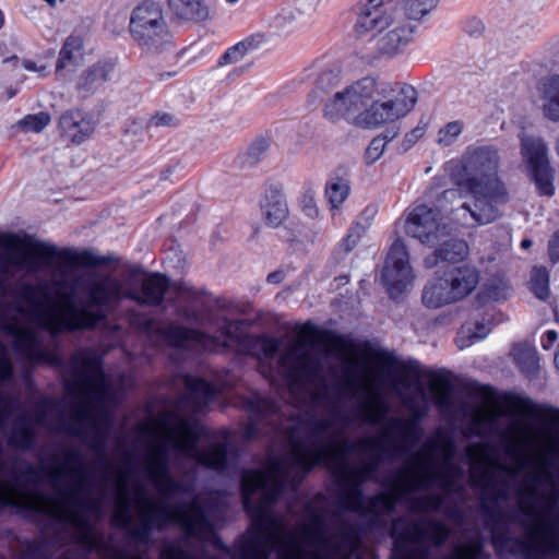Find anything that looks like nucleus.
Segmentation results:
<instances>
[{"instance_id":"1","label":"nucleus","mask_w":559,"mask_h":559,"mask_svg":"<svg viewBox=\"0 0 559 559\" xmlns=\"http://www.w3.org/2000/svg\"><path fill=\"white\" fill-rule=\"evenodd\" d=\"M325 366L323 353L293 345L278 358L276 369L295 405L283 411L275 401L258 393L242 401L248 414L243 438L270 437L274 444L283 443L285 451L277 455L270 450L262 468L241 473V500L251 526L239 543V556L230 559H270L283 551L284 538H275L266 530L259 511L280 516L273 504L285 493L300 498L298 487L313 467L324 465L336 484L343 469L352 466L348 455L361 453L360 439H344L345 425L336 427L343 389L333 393ZM304 501L301 497L302 506Z\"/></svg>"},{"instance_id":"2","label":"nucleus","mask_w":559,"mask_h":559,"mask_svg":"<svg viewBox=\"0 0 559 559\" xmlns=\"http://www.w3.org/2000/svg\"><path fill=\"white\" fill-rule=\"evenodd\" d=\"M361 454L368 461L345 467L335 484L332 503L322 493L304 501V520L289 527L283 516L260 512L263 525L284 538L283 551L274 559H353L360 548L361 534L377 530L390 533L394 547L417 557L391 555L389 559H428L431 547L441 546L450 528L427 518L441 504L436 495H399L396 469L390 479H381L378 471L390 448L381 438H361Z\"/></svg>"},{"instance_id":"3","label":"nucleus","mask_w":559,"mask_h":559,"mask_svg":"<svg viewBox=\"0 0 559 559\" xmlns=\"http://www.w3.org/2000/svg\"><path fill=\"white\" fill-rule=\"evenodd\" d=\"M97 255L16 234L0 237V325L14 350L31 362L56 361L34 328L58 334L91 330L129 298L122 281L103 273L73 274L75 266H98Z\"/></svg>"},{"instance_id":"4","label":"nucleus","mask_w":559,"mask_h":559,"mask_svg":"<svg viewBox=\"0 0 559 559\" xmlns=\"http://www.w3.org/2000/svg\"><path fill=\"white\" fill-rule=\"evenodd\" d=\"M217 390L203 379L182 376L177 371V531L198 542L214 534L211 516L216 508L213 492H198L195 472L180 477V456L218 473L229 468V440L224 436L200 448V441H210L207 428L198 416L214 400Z\"/></svg>"},{"instance_id":"5","label":"nucleus","mask_w":559,"mask_h":559,"mask_svg":"<svg viewBox=\"0 0 559 559\" xmlns=\"http://www.w3.org/2000/svg\"><path fill=\"white\" fill-rule=\"evenodd\" d=\"M67 385L74 404L69 416L59 414L55 406L37 417V424L51 430L75 435L100 452L110 430L107 402L111 386L100 369L98 355L88 349L78 352L69 366Z\"/></svg>"},{"instance_id":"6","label":"nucleus","mask_w":559,"mask_h":559,"mask_svg":"<svg viewBox=\"0 0 559 559\" xmlns=\"http://www.w3.org/2000/svg\"><path fill=\"white\" fill-rule=\"evenodd\" d=\"M508 454L516 465L511 466L492 459L488 466L471 468L472 485L479 493L476 510L479 522L473 524L469 536L456 546V555L443 559H484L483 550L488 539L501 548H508L516 542L511 532L512 508L506 510L503 507L510 497L509 481L499 479L496 472L514 477L522 472L524 459L518 444H510Z\"/></svg>"},{"instance_id":"7","label":"nucleus","mask_w":559,"mask_h":559,"mask_svg":"<svg viewBox=\"0 0 559 559\" xmlns=\"http://www.w3.org/2000/svg\"><path fill=\"white\" fill-rule=\"evenodd\" d=\"M438 435L437 439L428 440L412 456L411 462L401 467L395 488L399 495H405L439 487L441 492L435 495L441 498V504L436 512L442 510L449 520L464 527L469 514L465 500L466 488L460 483L464 471L453 462L456 443L453 438L441 436L440 430Z\"/></svg>"},{"instance_id":"8","label":"nucleus","mask_w":559,"mask_h":559,"mask_svg":"<svg viewBox=\"0 0 559 559\" xmlns=\"http://www.w3.org/2000/svg\"><path fill=\"white\" fill-rule=\"evenodd\" d=\"M417 102L416 90L373 76L359 79L337 92L324 105L330 121L346 119L362 129H377L405 117Z\"/></svg>"},{"instance_id":"9","label":"nucleus","mask_w":559,"mask_h":559,"mask_svg":"<svg viewBox=\"0 0 559 559\" xmlns=\"http://www.w3.org/2000/svg\"><path fill=\"white\" fill-rule=\"evenodd\" d=\"M500 155L493 146L468 148L462 166L453 173L454 183L471 195L452 211L462 226L486 225L501 216V207L510 201L504 181L498 176Z\"/></svg>"},{"instance_id":"10","label":"nucleus","mask_w":559,"mask_h":559,"mask_svg":"<svg viewBox=\"0 0 559 559\" xmlns=\"http://www.w3.org/2000/svg\"><path fill=\"white\" fill-rule=\"evenodd\" d=\"M520 501L512 508V525H518L524 535L525 547L536 551L559 552V513H554L558 496L551 493L545 497L546 512L540 513L534 498L536 490L520 489Z\"/></svg>"},{"instance_id":"11","label":"nucleus","mask_w":559,"mask_h":559,"mask_svg":"<svg viewBox=\"0 0 559 559\" xmlns=\"http://www.w3.org/2000/svg\"><path fill=\"white\" fill-rule=\"evenodd\" d=\"M354 31L358 36L379 34L376 43L378 55L393 58L402 53L413 40L415 25L401 17L384 20L388 10L374 0H359L355 7Z\"/></svg>"},{"instance_id":"12","label":"nucleus","mask_w":559,"mask_h":559,"mask_svg":"<svg viewBox=\"0 0 559 559\" xmlns=\"http://www.w3.org/2000/svg\"><path fill=\"white\" fill-rule=\"evenodd\" d=\"M460 192L456 189L443 190L432 206L427 204L417 205L408 215L405 222V231L412 238L418 239L423 245L433 247L442 239L450 236V227L444 222V215L453 222L452 211L456 207H449L459 199Z\"/></svg>"},{"instance_id":"13","label":"nucleus","mask_w":559,"mask_h":559,"mask_svg":"<svg viewBox=\"0 0 559 559\" xmlns=\"http://www.w3.org/2000/svg\"><path fill=\"white\" fill-rule=\"evenodd\" d=\"M130 33L146 51H159L171 43V33L163 9L153 2L138 5L131 15Z\"/></svg>"},{"instance_id":"14","label":"nucleus","mask_w":559,"mask_h":559,"mask_svg":"<svg viewBox=\"0 0 559 559\" xmlns=\"http://www.w3.org/2000/svg\"><path fill=\"white\" fill-rule=\"evenodd\" d=\"M246 337L242 320L224 319L217 330V335H210L194 329L177 325V353L181 348L195 353L235 348L243 344Z\"/></svg>"},{"instance_id":"15","label":"nucleus","mask_w":559,"mask_h":559,"mask_svg":"<svg viewBox=\"0 0 559 559\" xmlns=\"http://www.w3.org/2000/svg\"><path fill=\"white\" fill-rule=\"evenodd\" d=\"M381 280L391 298H397L412 285L414 273L403 240L396 239L391 245L382 269Z\"/></svg>"},{"instance_id":"16","label":"nucleus","mask_w":559,"mask_h":559,"mask_svg":"<svg viewBox=\"0 0 559 559\" xmlns=\"http://www.w3.org/2000/svg\"><path fill=\"white\" fill-rule=\"evenodd\" d=\"M521 153L527 162L533 180L543 195L551 197L555 192L554 175L547 156V147L540 138L521 132Z\"/></svg>"},{"instance_id":"17","label":"nucleus","mask_w":559,"mask_h":559,"mask_svg":"<svg viewBox=\"0 0 559 559\" xmlns=\"http://www.w3.org/2000/svg\"><path fill=\"white\" fill-rule=\"evenodd\" d=\"M376 361L379 365V371L374 378L376 382H388L391 390L397 395L402 394L403 389L411 388L412 378H419L420 376L416 362L403 361L389 352L376 354Z\"/></svg>"},{"instance_id":"18","label":"nucleus","mask_w":559,"mask_h":559,"mask_svg":"<svg viewBox=\"0 0 559 559\" xmlns=\"http://www.w3.org/2000/svg\"><path fill=\"white\" fill-rule=\"evenodd\" d=\"M343 389V395L356 397L358 393L366 389L369 393L370 401L362 404L364 419L371 425H380L385 419L389 413V405L381 399L378 390L371 384H361L359 380L353 374L345 376L342 384H333V393H337V389Z\"/></svg>"},{"instance_id":"19","label":"nucleus","mask_w":559,"mask_h":559,"mask_svg":"<svg viewBox=\"0 0 559 559\" xmlns=\"http://www.w3.org/2000/svg\"><path fill=\"white\" fill-rule=\"evenodd\" d=\"M177 316L190 322L201 323L209 310L206 294L195 288L190 282L177 280Z\"/></svg>"},{"instance_id":"20","label":"nucleus","mask_w":559,"mask_h":559,"mask_svg":"<svg viewBox=\"0 0 559 559\" xmlns=\"http://www.w3.org/2000/svg\"><path fill=\"white\" fill-rule=\"evenodd\" d=\"M423 435V428L416 423H404L400 418L390 419L381 430V437L392 452L397 449L404 453L409 452L420 442Z\"/></svg>"},{"instance_id":"21","label":"nucleus","mask_w":559,"mask_h":559,"mask_svg":"<svg viewBox=\"0 0 559 559\" xmlns=\"http://www.w3.org/2000/svg\"><path fill=\"white\" fill-rule=\"evenodd\" d=\"M388 10V17H401L405 22H419L427 16L438 4L439 0H374Z\"/></svg>"},{"instance_id":"22","label":"nucleus","mask_w":559,"mask_h":559,"mask_svg":"<svg viewBox=\"0 0 559 559\" xmlns=\"http://www.w3.org/2000/svg\"><path fill=\"white\" fill-rule=\"evenodd\" d=\"M60 129L66 138L74 143H82L95 131V121L90 114L72 110L60 118Z\"/></svg>"},{"instance_id":"23","label":"nucleus","mask_w":559,"mask_h":559,"mask_svg":"<svg viewBox=\"0 0 559 559\" xmlns=\"http://www.w3.org/2000/svg\"><path fill=\"white\" fill-rule=\"evenodd\" d=\"M443 275L456 301L472 294L479 282L478 271L471 265L450 267Z\"/></svg>"},{"instance_id":"24","label":"nucleus","mask_w":559,"mask_h":559,"mask_svg":"<svg viewBox=\"0 0 559 559\" xmlns=\"http://www.w3.org/2000/svg\"><path fill=\"white\" fill-rule=\"evenodd\" d=\"M438 245L439 248L424 259L426 269H433L442 262L459 263L468 254V246L462 239L447 237Z\"/></svg>"},{"instance_id":"25","label":"nucleus","mask_w":559,"mask_h":559,"mask_svg":"<svg viewBox=\"0 0 559 559\" xmlns=\"http://www.w3.org/2000/svg\"><path fill=\"white\" fill-rule=\"evenodd\" d=\"M85 39L81 34L73 33L69 35L59 52L56 67L57 74L66 78L68 69H74L84 61Z\"/></svg>"},{"instance_id":"26","label":"nucleus","mask_w":559,"mask_h":559,"mask_svg":"<svg viewBox=\"0 0 559 559\" xmlns=\"http://www.w3.org/2000/svg\"><path fill=\"white\" fill-rule=\"evenodd\" d=\"M526 416L539 417L545 424V435L554 443L559 444V408L554 406H544L537 409V406L528 397L519 400Z\"/></svg>"},{"instance_id":"27","label":"nucleus","mask_w":559,"mask_h":559,"mask_svg":"<svg viewBox=\"0 0 559 559\" xmlns=\"http://www.w3.org/2000/svg\"><path fill=\"white\" fill-rule=\"evenodd\" d=\"M423 304L431 309H437L445 305L456 302L455 297L450 290L449 283L444 275H438L430 280L423 289Z\"/></svg>"},{"instance_id":"28","label":"nucleus","mask_w":559,"mask_h":559,"mask_svg":"<svg viewBox=\"0 0 559 559\" xmlns=\"http://www.w3.org/2000/svg\"><path fill=\"white\" fill-rule=\"evenodd\" d=\"M167 287L168 283L164 276L153 274L142 282L140 292H129V298L141 305H158L162 302Z\"/></svg>"},{"instance_id":"29","label":"nucleus","mask_w":559,"mask_h":559,"mask_svg":"<svg viewBox=\"0 0 559 559\" xmlns=\"http://www.w3.org/2000/svg\"><path fill=\"white\" fill-rule=\"evenodd\" d=\"M112 66L107 61H99L86 69L79 78V91L90 94L102 87L110 78Z\"/></svg>"},{"instance_id":"30","label":"nucleus","mask_w":559,"mask_h":559,"mask_svg":"<svg viewBox=\"0 0 559 559\" xmlns=\"http://www.w3.org/2000/svg\"><path fill=\"white\" fill-rule=\"evenodd\" d=\"M543 114L552 121L559 122V75L548 78L542 90Z\"/></svg>"},{"instance_id":"31","label":"nucleus","mask_w":559,"mask_h":559,"mask_svg":"<svg viewBox=\"0 0 559 559\" xmlns=\"http://www.w3.org/2000/svg\"><path fill=\"white\" fill-rule=\"evenodd\" d=\"M262 211L266 223L271 227H277L287 216V204L284 197L276 189H271L266 194Z\"/></svg>"},{"instance_id":"32","label":"nucleus","mask_w":559,"mask_h":559,"mask_svg":"<svg viewBox=\"0 0 559 559\" xmlns=\"http://www.w3.org/2000/svg\"><path fill=\"white\" fill-rule=\"evenodd\" d=\"M211 17L206 0H177V21L203 22Z\"/></svg>"},{"instance_id":"33","label":"nucleus","mask_w":559,"mask_h":559,"mask_svg":"<svg viewBox=\"0 0 559 559\" xmlns=\"http://www.w3.org/2000/svg\"><path fill=\"white\" fill-rule=\"evenodd\" d=\"M489 320L468 321L460 330L456 344L460 349L471 346L477 341L485 338L490 332Z\"/></svg>"},{"instance_id":"34","label":"nucleus","mask_w":559,"mask_h":559,"mask_svg":"<svg viewBox=\"0 0 559 559\" xmlns=\"http://www.w3.org/2000/svg\"><path fill=\"white\" fill-rule=\"evenodd\" d=\"M377 213L376 207L367 206L358 216L357 221L349 228L346 238L341 243L345 252H349L358 242L362 234L370 227L371 221Z\"/></svg>"},{"instance_id":"35","label":"nucleus","mask_w":559,"mask_h":559,"mask_svg":"<svg viewBox=\"0 0 559 559\" xmlns=\"http://www.w3.org/2000/svg\"><path fill=\"white\" fill-rule=\"evenodd\" d=\"M512 355L522 372L527 376L536 374L539 366L537 353L534 348L527 345H518L513 347Z\"/></svg>"},{"instance_id":"36","label":"nucleus","mask_w":559,"mask_h":559,"mask_svg":"<svg viewBox=\"0 0 559 559\" xmlns=\"http://www.w3.org/2000/svg\"><path fill=\"white\" fill-rule=\"evenodd\" d=\"M430 391L435 397V402L438 407H440L441 409L450 407L452 401L453 385L448 378L441 374H436L432 378Z\"/></svg>"},{"instance_id":"37","label":"nucleus","mask_w":559,"mask_h":559,"mask_svg":"<svg viewBox=\"0 0 559 559\" xmlns=\"http://www.w3.org/2000/svg\"><path fill=\"white\" fill-rule=\"evenodd\" d=\"M271 142L265 138L255 139L248 147L245 154L239 157L242 168H250L260 163L266 155Z\"/></svg>"},{"instance_id":"38","label":"nucleus","mask_w":559,"mask_h":559,"mask_svg":"<svg viewBox=\"0 0 559 559\" xmlns=\"http://www.w3.org/2000/svg\"><path fill=\"white\" fill-rule=\"evenodd\" d=\"M349 183L341 177L331 178L325 187V195L332 209H337L348 197Z\"/></svg>"},{"instance_id":"39","label":"nucleus","mask_w":559,"mask_h":559,"mask_svg":"<svg viewBox=\"0 0 559 559\" xmlns=\"http://www.w3.org/2000/svg\"><path fill=\"white\" fill-rule=\"evenodd\" d=\"M9 441L17 448H28L34 441V425L31 420H19L9 437Z\"/></svg>"},{"instance_id":"40","label":"nucleus","mask_w":559,"mask_h":559,"mask_svg":"<svg viewBox=\"0 0 559 559\" xmlns=\"http://www.w3.org/2000/svg\"><path fill=\"white\" fill-rule=\"evenodd\" d=\"M51 118L47 112H37L34 115H27L17 122V126L25 132H41L49 123Z\"/></svg>"},{"instance_id":"41","label":"nucleus","mask_w":559,"mask_h":559,"mask_svg":"<svg viewBox=\"0 0 559 559\" xmlns=\"http://www.w3.org/2000/svg\"><path fill=\"white\" fill-rule=\"evenodd\" d=\"M548 272L545 267H534L531 275L530 286L534 295L539 299L547 298L549 294L548 288Z\"/></svg>"},{"instance_id":"42","label":"nucleus","mask_w":559,"mask_h":559,"mask_svg":"<svg viewBox=\"0 0 559 559\" xmlns=\"http://www.w3.org/2000/svg\"><path fill=\"white\" fill-rule=\"evenodd\" d=\"M340 82L338 74L335 71L326 70L319 74L316 80L312 95L320 98L324 94H328L333 87Z\"/></svg>"},{"instance_id":"43","label":"nucleus","mask_w":559,"mask_h":559,"mask_svg":"<svg viewBox=\"0 0 559 559\" xmlns=\"http://www.w3.org/2000/svg\"><path fill=\"white\" fill-rule=\"evenodd\" d=\"M463 131V122L456 120L447 123L439 130L438 143L443 146H449L457 139Z\"/></svg>"},{"instance_id":"44","label":"nucleus","mask_w":559,"mask_h":559,"mask_svg":"<svg viewBox=\"0 0 559 559\" xmlns=\"http://www.w3.org/2000/svg\"><path fill=\"white\" fill-rule=\"evenodd\" d=\"M300 11L293 7L283 8L275 16L274 24L278 28H287L293 25L299 17Z\"/></svg>"},{"instance_id":"45","label":"nucleus","mask_w":559,"mask_h":559,"mask_svg":"<svg viewBox=\"0 0 559 559\" xmlns=\"http://www.w3.org/2000/svg\"><path fill=\"white\" fill-rule=\"evenodd\" d=\"M384 147L385 145L383 139L376 136L374 139H372V141L370 142L366 150V158L370 163H374L383 154Z\"/></svg>"},{"instance_id":"46","label":"nucleus","mask_w":559,"mask_h":559,"mask_svg":"<svg viewBox=\"0 0 559 559\" xmlns=\"http://www.w3.org/2000/svg\"><path fill=\"white\" fill-rule=\"evenodd\" d=\"M261 349L266 359H274L280 350V341L273 337H264L260 341Z\"/></svg>"},{"instance_id":"47","label":"nucleus","mask_w":559,"mask_h":559,"mask_svg":"<svg viewBox=\"0 0 559 559\" xmlns=\"http://www.w3.org/2000/svg\"><path fill=\"white\" fill-rule=\"evenodd\" d=\"M12 372L11 362L9 360L8 352L3 345L0 344V379L5 380L10 378Z\"/></svg>"},{"instance_id":"48","label":"nucleus","mask_w":559,"mask_h":559,"mask_svg":"<svg viewBox=\"0 0 559 559\" xmlns=\"http://www.w3.org/2000/svg\"><path fill=\"white\" fill-rule=\"evenodd\" d=\"M464 31L471 36H478L484 31V23L477 17L467 19L463 25Z\"/></svg>"},{"instance_id":"49","label":"nucleus","mask_w":559,"mask_h":559,"mask_svg":"<svg viewBox=\"0 0 559 559\" xmlns=\"http://www.w3.org/2000/svg\"><path fill=\"white\" fill-rule=\"evenodd\" d=\"M173 122V116L168 112L157 111L148 120V126L165 127L170 126Z\"/></svg>"},{"instance_id":"50","label":"nucleus","mask_w":559,"mask_h":559,"mask_svg":"<svg viewBox=\"0 0 559 559\" xmlns=\"http://www.w3.org/2000/svg\"><path fill=\"white\" fill-rule=\"evenodd\" d=\"M241 60L238 53L230 47L228 48L218 59V66L224 67L227 64H233Z\"/></svg>"},{"instance_id":"51","label":"nucleus","mask_w":559,"mask_h":559,"mask_svg":"<svg viewBox=\"0 0 559 559\" xmlns=\"http://www.w3.org/2000/svg\"><path fill=\"white\" fill-rule=\"evenodd\" d=\"M264 35L259 33L248 36L243 39V41L246 43V46L250 51L257 49L264 41Z\"/></svg>"},{"instance_id":"52","label":"nucleus","mask_w":559,"mask_h":559,"mask_svg":"<svg viewBox=\"0 0 559 559\" xmlns=\"http://www.w3.org/2000/svg\"><path fill=\"white\" fill-rule=\"evenodd\" d=\"M425 133V130L423 128H415L411 132H408L405 135V143L407 144L406 148L411 147L413 144H415L418 139H420Z\"/></svg>"},{"instance_id":"53","label":"nucleus","mask_w":559,"mask_h":559,"mask_svg":"<svg viewBox=\"0 0 559 559\" xmlns=\"http://www.w3.org/2000/svg\"><path fill=\"white\" fill-rule=\"evenodd\" d=\"M557 338H558V335L554 330L547 331L542 337V341H540L542 347L546 350L550 349L552 347V345L555 344V342L557 341Z\"/></svg>"},{"instance_id":"54","label":"nucleus","mask_w":559,"mask_h":559,"mask_svg":"<svg viewBox=\"0 0 559 559\" xmlns=\"http://www.w3.org/2000/svg\"><path fill=\"white\" fill-rule=\"evenodd\" d=\"M549 255L552 261H559V233L549 241Z\"/></svg>"},{"instance_id":"55","label":"nucleus","mask_w":559,"mask_h":559,"mask_svg":"<svg viewBox=\"0 0 559 559\" xmlns=\"http://www.w3.org/2000/svg\"><path fill=\"white\" fill-rule=\"evenodd\" d=\"M23 64H24L25 70L37 72L39 74V76H45L47 73V69L44 66L38 67L36 63H34L32 61H25Z\"/></svg>"},{"instance_id":"56","label":"nucleus","mask_w":559,"mask_h":559,"mask_svg":"<svg viewBox=\"0 0 559 559\" xmlns=\"http://www.w3.org/2000/svg\"><path fill=\"white\" fill-rule=\"evenodd\" d=\"M284 272L282 270H276L267 275L266 281L270 284H280L284 281Z\"/></svg>"},{"instance_id":"57","label":"nucleus","mask_w":559,"mask_h":559,"mask_svg":"<svg viewBox=\"0 0 559 559\" xmlns=\"http://www.w3.org/2000/svg\"><path fill=\"white\" fill-rule=\"evenodd\" d=\"M236 53H238L239 58L242 59L245 55L249 51L243 40L237 43L231 47Z\"/></svg>"},{"instance_id":"58","label":"nucleus","mask_w":559,"mask_h":559,"mask_svg":"<svg viewBox=\"0 0 559 559\" xmlns=\"http://www.w3.org/2000/svg\"><path fill=\"white\" fill-rule=\"evenodd\" d=\"M304 211L307 216L314 217L318 214V210L316 205L313 204L312 200H309L307 204L304 206Z\"/></svg>"},{"instance_id":"59","label":"nucleus","mask_w":559,"mask_h":559,"mask_svg":"<svg viewBox=\"0 0 559 559\" xmlns=\"http://www.w3.org/2000/svg\"><path fill=\"white\" fill-rule=\"evenodd\" d=\"M396 135H397L396 130L388 129L383 133L378 135L377 138H382L384 141V145H385L388 142L392 141Z\"/></svg>"},{"instance_id":"60","label":"nucleus","mask_w":559,"mask_h":559,"mask_svg":"<svg viewBox=\"0 0 559 559\" xmlns=\"http://www.w3.org/2000/svg\"><path fill=\"white\" fill-rule=\"evenodd\" d=\"M516 430L520 432L521 436V445H526L530 443V437L527 433L523 430V427L521 424H516Z\"/></svg>"},{"instance_id":"61","label":"nucleus","mask_w":559,"mask_h":559,"mask_svg":"<svg viewBox=\"0 0 559 559\" xmlns=\"http://www.w3.org/2000/svg\"><path fill=\"white\" fill-rule=\"evenodd\" d=\"M177 559H197L195 557L188 556L182 546L180 545L179 540L177 539Z\"/></svg>"},{"instance_id":"62","label":"nucleus","mask_w":559,"mask_h":559,"mask_svg":"<svg viewBox=\"0 0 559 559\" xmlns=\"http://www.w3.org/2000/svg\"><path fill=\"white\" fill-rule=\"evenodd\" d=\"M37 548H38V545L37 544H27V549H28V555L24 558V559H32L31 557L33 556H36L37 555Z\"/></svg>"},{"instance_id":"63","label":"nucleus","mask_w":559,"mask_h":559,"mask_svg":"<svg viewBox=\"0 0 559 559\" xmlns=\"http://www.w3.org/2000/svg\"><path fill=\"white\" fill-rule=\"evenodd\" d=\"M187 265H188L187 258L186 257L179 258L177 255V270L179 269V266L186 267Z\"/></svg>"},{"instance_id":"64","label":"nucleus","mask_w":559,"mask_h":559,"mask_svg":"<svg viewBox=\"0 0 559 559\" xmlns=\"http://www.w3.org/2000/svg\"><path fill=\"white\" fill-rule=\"evenodd\" d=\"M27 472H28L32 480H37L39 478L37 473L32 467H27Z\"/></svg>"}]
</instances>
